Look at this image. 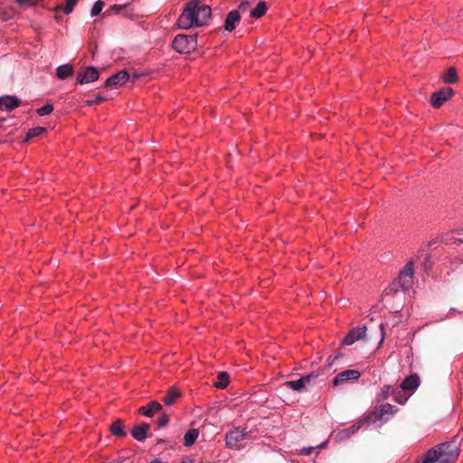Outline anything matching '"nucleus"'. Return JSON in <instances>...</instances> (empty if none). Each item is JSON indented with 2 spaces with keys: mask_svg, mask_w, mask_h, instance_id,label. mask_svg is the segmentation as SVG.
Here are the masks:
<instances>
[{
  "mask_svg": "<svg viewBox=\"0 0 463 463\" xmlns=\"http://www.w3.org/2000/svg\"><path fill=\"white\" fill-rule=\"evenodd\" d=\"M212 15L211 7L201 0H191L186 3L183 13L177 20L181 29H190L193 26H203L207 24Z\"/></svg>",
  "mask_w": 463,
  "mask_h": 463,
  "instance_id": "nucleus-1",
  "label": "nucleus"
},
{
  "mask_svg": "<svg viewBox=\"0 0 463 463\" xmlns=\"http://www.w3.org/2000/svg\"><path fill=\"white\" fill-rule=\"evenodd\" d=\"M458 456V446L455 442H447L429 449L415 463H455Z\"/></svg>",
  "mask_w": 463,
  "mask_h": 463,
  "instance_id": "nucleus-2",
  "label": "nucleus"
},
{
  "mask_svg": "<svg viewBox=\"0 0 463 463\" xmlns=\"http://www.w3.org/2000/svg\"><path fill=\"white\" fill-rule=\"evenodd\" d=\"M195 35L178 34L173 41V48L179 53H190L196 49Z\"/></svg>",
  "mask_w": 463,
  "mask_h": 463,
  "instance_id": "nucleus-3",
  "label": "nucleus"
},
{
  "mask_svg": "<svg viewBox=\"0 0 463 463\" xmlns=\"http://www.w3.org/2000/svg\"><path fill=\"white\" fill-rule=\"evenodd\" d=\"M250 432L245 429L235 427L230 430L225 435V445L230 449H239L240 443L248 439Z\"/></svg>",
  "mask_w": 463,
  "mask_h": 463,
  "instance_id": "nucleus-4",
  "label": "nucleus"
},
{
  "mask_svg": "<svg viewBox=\"0 0 463 463\" xmlns=\"http://www.w3.org/2000/svg\"><path fill=\"white\" fill-rule=\"evenodd\" d=\"M455 94V91L449 88L445 87L439 90L432 93L430 99V102L433 108H440L445 102L449 100Z\"/></svg>",
  "mask_w": 463,
  "mask_h": 463,
  "instance_id": "nucleus-5",
  "label": "nucleus"
},
{
  "mask_svg": "<svg viewBox=\"0 0 463 463\" xmlns=\"http://www.w3.org/2000/svg\"><path fill=\"white\" fill-rule=\"evenodd\" d=\"M396 411L397 409L395 406L390 403H385L381 405L378 410L373 411L371 418L373 422H384L387 421Z\"/></svg>",
  "mask_w": 463,
  "mask_h": 463,
  "instance_id": "nucleus-6",
  "label": "nucleus"
},
{
  "mask_svg": "<svg viewBox=\"0 0 463 463\" xmlns=\"http://www.w3.org/2000/svg\"><path fill=\"white\" fill-rule=\"evenodd\" d=\"M414 269L411 261L407 262L397 279L398 283L403 289H408L413 283Z\"/></svg>",
  "mask_w": 463,
  "mask_h": 463,
  "instance_id": "nucleus-7",
  "label": "nucleus"
},
{
  "mask_svg": "<svg viewBox=\"0 0 463 463\" xmlns=\"http://www.w3.org/2000/svg\"><path fill=\"white\" fill-rule=\"evenodd\" d=\"M99 71L94 67H88L83 71H80L77 76L79 84H88L96 81L99 79Z\"/></svg>",
  "mask_w": 463,
  "mask_h": 463,
  "instance_id": "nucleus-8",
  "label": "nucleus"
},
{
  "mask_svg": "<svg viewBox=\"0 0 463 463\" xmlns=\"http://www.w3.org/2000/svg\"><path fill=\"white\" fill-rule=\"evenodd\" d=\"M361 376V373L358 370H346L342 373H339L334 379L333 384L334 386H339L348 381H355L358 380Z\"/></svg>",
  "mask_w": 463,
  "mask_h": 463,
  "instance_id": "nucleus-9",
  "label": "nucleus"
},
{
  "mask_svg": "<svg viewBox=\"0 0 463 463\" xmlns=\"http://www.w3.org/2000/svg\"><path fill=\"white\" fill-rule=\"evenodd\" d=\"M419 385V376L417 374H411L402 381L401 383V388L404 392H409L411 395L418 389Z\"/></svg>",
  "mask_w": 463,
  "mask_h": 463,
  "instance_id": "nucleus-10",
  "label": "nucleus"
},
{
  "mask_svg": "<svg viewBox=\"0 0 463 463\" xmlns=\"http://www.w3.org/2000/svg\"><path fill=\"white\" fill-rule=\"evenodd\" d=\"M128 78L129 75L126 71H120L118 73L108 78L105 81V85L107 87L121 86L128 81Z\"/></svg>",
  "mask_w": 463,
  "mask_h": 463,
  "instance_id": "nucleus-11",
  "label": "nucleus"
},
{
  "mask_svg": "<svg viewBox=\"0 0 463 463\" xmlns=\"http://www.w3.org/2000/svg\"><path fill=\"white\" fill-rule=\"evenodd\" d=\"M366 335V327L359 326L357 328L352 329L347 335L344 338V344L345 345H353L354 342L364 338Z\"/></svg>",
  "mask_w": 463,
  "mask_h": 463,
  "instance_id": "nucleus-12",
  "label": "nucleus"
},
{
  "mask_svg": "<svg viewBox=\"0 0 463 463\" xmlns=\"http://www.w3.org/2000/svg\"><path fill=\"white\" fill-rule=\"evenodd\" d=\"M316 377V374L310 373L296 381H288L284 384L294 391H301L307 383H309L311 379Z\"/></svg>",
  "mask_w": 463,
  "mask_h": 463,
  "instance_id": "nucleus-13",
  "label": "nucleus"
},
{
  "mask_svg": "<svg viewBox=\"0 0 463 463\" xmlns=\"http://www.w3.org/2000/svg\"><path fill=\"white\" fill-rule=\"evenodd\" d=\"M20 105V100L15 96H5L0 98V109L12 110Z\"/></svg>",
  "mask_w": 463,
  "mask_h": 463,
  "instance_id": "nucleus-14",
  "label": "nucleus"
},
{
  "mask_svg": "<svg viewBox=\"0 0 463 463\" xmlns=\"http://www.w3.org/2000/svg\"><path fill=\"white\" fill-rule=\"evenodd\" d=\"M240 19H241V15L238 11H236V10L231 11L227 14V17L225 19V23H224L225 30L228 32H232L235 29L236 24L239 23Z\"/></svg>",
  "mask_w": 463,
  "mask_h": 463,
  "instance_id": "nucleus-15",
  "label": "nucleus"
},
{
  "mask_svg": "<svg viewBox=\"0 0 463 463\" xmlns=\"http://www.w3.org/2000/svg\"><path fill=\"white\" fill-rule=\"evenodd\" d=\"M162 409V405L157 402H150L146 406L139 409V412L146 417H153L156 411Z\"/></svg>",
  "mask_w": 463,
  "mask_h": 463,
  "instance_id": "nucleus-16",
  "label": "nucleus"
},
{
  "mask_svg": "<svg viewBox=\"0 0 463 463\" xmlns=\"http://www.w3.org/2000/svg\"><path fill=\"white\" fill-rule=\"evenodd\" d=\"M440 77L445 84H453L459 80L457 70L454 67L449 68Z\"/></svg>",
  "mask_w": 463,
  "mask_h": 463,
  "instance_id": "nucleus-17",
  "label": "nucleus"
},
{
  "mask_svg": "<svg viewBox=\"0 0 463 463\" xmlns=\"http://www.w3.org/2000/svg\"><path fill=\"white\" fill-rule=\"evenodd\" d=\"M149 429V426L147 424H140L137 426H135L132 429L131 434L133 438L138 441H142L146 438V433Z\"/></svg>",
  "mask_w": 463,
  "mask_h": 463,
  "instance_id": "nucleus-18",
  "label": "nucleus"
},
{
  "mask_svg": "<svg viewBox=\"0 0 463 463\" xmlns=\"http://www.w3.org/2000/svg\"><path fill=\"white\" fill-rule=\"evenodd\" d=\"M74 69L71 64H63L56 69V75L60 80H64L72 75Z\"/></svg>",
  "mask_w": 463,
  "mask_h": 463,
  "instance_id": "nucleus-19",
  "label": "nucleus"
},
{
  "mask_svg": "<svg viewBox=\"0 0 463 463\" xmlns=\"http://www.w3.org/2000/svg\"><path fill=\"white\" fill-rule=\"evenodd\" d=\"M267 5L264 1H260L256 7H254L251 11H250V16L252 18H255V19H259L260 17H262L266 12H267Z\"/></svg>",
  "mask_w": 463,
  "mask_h": 463,
  "instance_id": "nucleus-20",
  "label": "nucleus"
},
{
  "mask_svg": "<svg viewBox=\"0 0 463 463\" xmlns=\"http://www.w3.org/2000/svg\"><path fill=\"white\" fill-rule=\"evenodd\" d=\"M199 436V430L196 429L189 430L184 437V445L185 447H191L194 444L195 440Z\"/></svg>",
  "mask_w": 463,
  "mask_h": 463,
  "instance_id": "nucleus-21",
  "label": "nucleus"
},
{
  "mask_svg": "<svg viewBox=\"0 0 463 463\" xmlns=\"http://www.w3.org/2000/svg\"><path fill=\"white\" fill-rule=\"evenodd\" d=\"M180 396V392L175 387H171L164 398V402L170 406Z\"/></svg>",
  "mask_w": 463,
  "mask_h": 463,
  "instance_id": "nucleus-22",
  "label": "nucleus"
},
{
  "mask_svg": "<svg viewBox=\"0 0 463 463\" xmlns=\"http://www.w3.org/2000/svg\"><path fill=\"white\" fill-rule=\"evenodd\" d=\"M229 384V374L226 372H221L218 373L217 381L214 383V386L218 388H225Z\"/></svg>",
  "mask_w": 463,
  "mask_h": 463,
  "instance_id": "nucleus-23",
  "label": "nucleus"
},
{
  "mask_svg": "<svg viewBox=\"0 0 463 463\" xmlns=\"http://www.w3.org/2000/svg\"><path fill=\"white\" fill-rule=\"evenodd\" d=\"M110 430L115 436L124 437L126 435V431L124 430L123 424L120 420L115 421L111 425Z\"/></svg>",
  "mask_w": 463,
  "mask_h": 463,
  "instance_id": "nucleus-24",
  "label": "nucleus"
},
{
  "mask_svg": "<svg viewBox=\"0 0 463 463\" xmlns=\"http://www.w3.org/2000/svg\"><path fill=\"white\" fill-rule=\"evenodd\" d=\"M79 0H66V4L63 7L57 6L55 7V11L61 10L64 14H69L73 11L74 6L78 3Z\"/></svg>",
  "mask_w": 463,
  "mask_h": 463,
  "instance_id": "nucleus-25",
  "label": "nucleus"
},
{
  "mask_svg": "<svg viewBox=\"0 0 463 463\" xmlns=\"http://www.w3.org/2000/svg\"><path fill=\"white\" fill-rule=\"evenodd\" d=\"M46 132V128L43 127H35L28 130L26 139L40 137Z\"/></svg>",
  "mask_w": 463,
  "mask_h": 463,
  "instance_id": "nucleus-26",
  "label": "nucleus"
},
{
  "mask_svg": "<svg viewBox=\"0 0 463 463\" xmlns=\"http://www.w3.org/2000/svg\"><path fill=\"white\" fill-rule=\"evenodd\" d=\"M392 393H394V389L392 388V386L384 385L381 390L380 399L385 400Z\"/></svg>",
  "mask_w": 463,
  "mask_h": 463,
  "instance_id": "nucleus-27",
  "label": "nucleus"
},
{
  "mask_svg": "<svg viewBox=\"0 0 463 463\" xmlns=\"http://www.w3.org/2000/svg\"><path fill=\"white\" fill-rule=\"evenodd\" d=\"M53 111V106L52 104H46L37 109L39 116H46Z\"/></svg>",
  "mask_w": 463,
  "mask_h": 463,
  "instance_id": "nucleus-28",
  "label": "nucleus"
},
{
  "mask_svg": "<svg viewBox=\"0 0 463 463\" xmlns=\"http://www.w3.org/2000/svg\"><path fill=\"white\" fill-rule=\"evenodd\" d=\"M103 6H104V3L102 1H100V0L97 1L91 8V11H90L91 15L92 16L98 15L101 12Z\"/></svg>",
  "mask_w": 463,
  "mask_h": 463,
  "instance_id": "nucleus-29",
  "label": "nucleus"
},
{
  "mask_svg": "<svg viewBox=\"0 0 463 463\" xmlns=\"http://www.w3.org/2000/svg\"><path fill=\"white\" fill-rule=\"evenodd\" d=\"M16 3L22 7H28L34 5L39 0H15Z\"/></svg>",
  "mask_w": 463,
  "mask_h": 463,
  "instance_id": "nucleus-30",
  "label": "nucleus"
},
{
  "mask_svg": "<svg viewBox=\"0 0 463 463\" xmlns=\"http://www.w3.org/2000/svg\"><path fill=\"white\" fill-rule=\"evenodd\" d=\"M315 449L314 447H307V448H303L301 449L300 450V454L301 455H305V456H309L312 454L313 450Z\"/></svg>",
  "mask_w": 463,
  "mask_h": 463,
  "instance_id": "nucleus-31",
  "label": "nucleus"
},
{
  "mask_svg": "<svg viewBox=\"0 0 463 463\" xmlns=\"http://www.w3.org/2000/svg\"><path fill=\"white\" fill-rule=\"evenodd\" d=\"M168 421H169V418H168V416H167V415H164V416H162V417L158 420V425H159L160 427H163V426L166 425V424L168 423Z\"/></svg>",
  "mask_w": 463,
  "mask_h": 463,
  "instance_id": "nucleus-32",
  "label": "nucleus"
},
{
  "mask_svg": "<svg viewBox=\"0 0 463 463\" xmlns=\"http://www.w3.org/2000/svg\"><path fill=\"white\" fill-rule=\"evenodd\" d=\"M408 400V397H404L402 398V396L400 395H396L395 396V401L400 403V404H404L406 402V401Z\"/></svg>",
  "mask_w": 463,
  "mask_h": 463,
  "instance_id": "nucleus-33",
  "label": "nucleus"
},
{
  "mask_svg": "<svg viewBox=\"0 0 463 463\" xmlns=\"http://www.w3.org/2000/svg\"><path fill=\"white\" fill-rule=\"evenodd\" d=\"M181 463H194V460L189 457H185Z\"/></svg>",
  "mask_w": 463,
  "mask_h": 463,
  "instance_id": "nucleus-34",
  "label": "nucleus"
},
{
  "mask_svg": "<svg viewBox=\"0 0 463 463\" xmlns=\"http://www.w3.org/2000/svg\"><path fill=\"white\" fill-rule=\"evenodd\" d=\"M380 331H381L380 344H382L383 342V339H384V332H383V327L382 325L380 326Z\"/></svg>",
  "mask_w": 463,
  "mask_h": 463,
  "instance_id": "nucleus-35",
  "label": "nucleus"
},
{
  "mask_svg": "<svg viewBox=\"0 0 463 463\" xmlns=\"http://www.w3.org/2000/svg\"><path fill=\"white\" fill-rule=\"evenodd\" d=\"M358 429H359V426L353 425L350 428V430H351L352 433H354Z\"/></svg>",
  "mask_w": 463,
  "mask_h": 463,
  "instance_id": "nucleus-36",
  "label": "nucleus"
},
{
  "mask_svg": "<svg viewBox=\"0 0 463 463\" xmlns=\"http://www.w3.org/2000/svg\"><path fill=\"white\" fill-rule=\"evenodd\" d=\"M103 99H103L102 97L98 96L94 101H95V103H97V102H100V101H102Z\"/></svg>",
  "mask_w": 463,
  "mask_h": 463,
  "instance_id": "nucleus-37",
  "label": "nucleus"
},
{
  "mask_svg": "<svg viewBox=\"0 0 463 463\" xmlns=\"http://www.w3.org/2000/svg\"><path fill=\"white\" fill-rule=\"evenodd\" d=\"M149 463H161V461L159 459H155V460H153V461H151Z\"/></svg>",
  "mask_w": 463,
  "mask_h": 463,
  "instance_id": "nucleus-38",
  "label": "nucleus"
},
{
  "mask_svg": "<svg viewBox=\"0 0 463 463\" xmlns=\"http://www.w3.org/2000/svg\"><path fill=\"white\" fill-rule=\"evenodd\" d=\"M87 103H88L89 105H92L93 103H95V101H94V100H88V101H87Z\"/></svg>",
  "mask_w": 463,
  "mask_h": 463,
  "instance_id": "nucleus-39",
  "label": "nucleus"
},
{
  "mask_svg": "<svg viewBox=\"0 0 463 463\" xmlns=\"http://www.w3.org/2000/svg\"><path fill=\"white\" fill-rule=\"evenodd\" d=\"M243 5H244V4H243V3H241V5H240V7H241V8H242V7H243Z\"/></svg>",
  "mask_w": 463,
  "mask_h": 463,
  "instance_id": "nucleus-40",
  "label": "nucleus"
}]
</instances>
